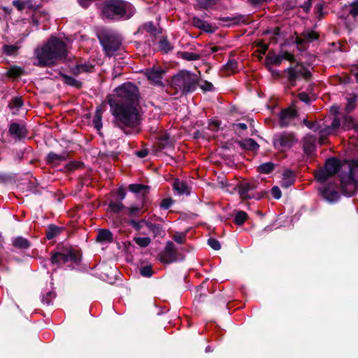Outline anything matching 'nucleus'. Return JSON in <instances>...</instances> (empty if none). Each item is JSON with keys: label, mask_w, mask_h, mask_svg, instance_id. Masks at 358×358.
Wrapping results in <instances>:
<instances>
[{"label": "nucleus", "mask_w": 358, "mask_h": 358, "mask_svg": "<svg viewBox=\"0 0 358 358\" xmlns=\"http://www.w3.org/2000/svg\"><path fill=\"white\" fill-rule=\"evenodd\" d=\"M67 53L66 43L52 36L43 45L35 49L34 57L36 61L34 62V64L40 67L50 66L57 61L64 60Z\"/></svg>", "instance_id": "obj_1"}, {"label": "nucleus", "mask_w": 358, "mask_h": 358, "mask_svg": "<svg viewBox=\"0 0 358 358\" xmlns=\"http://www.w3.org/2000/svg\"><path fill=\"white\" fill-rule=\"evenodd\" d=\"M110 112L114 116V124L127 135L131 134L130 129L136 127L140 121L139 113L133 104H122L115 101H108Z\"/></svg>", "instance_id": "obj_2"}, {"label": "nucleus", "mask_w": 358, "mask_h": 358, "mask_svg": "<svg viewBox=\"0 0 358 358\" xmlns=\"http://www.w3.org/2000/svg\"><path fill=\"white\" fill-rule=\"evenodd\" d=\"M134 13L133 6L122 0H109L104 3L102 8L103 17L112 20L129 19Z\"/></svg>", "instance_id": "obj_3"}, {"label": "nucleus", "mask_w": 358, "mask_h": 358, "mask_svg": "<svg viewBox=\"0 0 358 358\" xmlns=\"http://www.w3.org/2000/svg\"><path fill=\"white\" fill-rule=\"evenodd\" d=\"M341 177L343 192L348 196L354 195L358 190V161L345 166Z\"/></svg>", "instance_id": "obj_4"}, {"label": "nucleus", "mask_w": 358, "mask_h": 358, "mask_svg": "<svg viewBox=\"0 0 358 358\" xmlns=\"http://www.w3.org/2000/svg\"><path fill=\"white\" fill-rule=\"evenodd\" d=\"M138 99L137 87L131 83H127L115 90V94L108 97V101H115L122 104L136 105Z\"/></svg>", "instance_id": "obj_5"}, {"label": "nucleus", "mask_w": 358, "mask_h": 358, "mask_svg": "<svg viewBox=\"0 0 358 358\" xmlns=\"http://www.w3.org/2000/svg\"><path fill=\"white\" fill-rule=\"evenodd\" d=\"M198 83L197 76L187 71H181L172 79L171 85L182 93H188L196 89Z\"/></svg>", "instance_id": "obj_6"}, {"label": "nucleus", "mask_w": 358, "mask_h": 358, "mask_svg": "<svg viewBox=\"0 0 358 358\" xmlns=\"http://www.w3.org/2000/svg\"><path fill=\"white\" fill-rule=\"evenodd\" d=\"M80 260L79 252L73 250H66L62 252H57L51 257L50 262L52 264L62 266L68 262L78 264Z\"/></svg>", "instance_id": "obj_7"}, {"label": "nucleus", "mask_w": 358, "mask_h": 358, "mask_svg": "<svg viewBox=\"0 0 358 358\" xmlns=\"http://www.w3.org/2000/svg\"><path fill=\"white\" fill-rule=\"evenodd\" d=\"M287 73V78L289 84L292 86L296 85V81L299 78H304L308 79L311 73L303 65L297 64L294 66H290L285 70Z\"/></svg>", "instance_id": "obj_8"}, {"label": "nucleus", "mask_w": 358, "mask_h": 358, "mask_svg": "<svg viewBox=\"0 0 358 358\" xmlns=\"http://www.w3.org/2000/svg\"><path fill=\"white\" fill-rule=\"evenodd\" d=\"M296 141L294 134L288 132L278 134L273 140L274 147L281 151L290 148Z\"/></svg>", "instance_id": "obj_9"}, {"label": "nucleus", "mask_w": 358, "mask_h": 358, "mask_svg": "<svg viewBox=\"0 0 358 358\" xmlns=\"http://www.w3.org/2000/svg\"><path fill=\"white\" fill-rule=\"evenodd\" d=\"M159 260L164 264H171L178 260V252L171 241L166 243L164 251L160 254Z\"/></svg>", "instance_id": "obj_10"}, {"label": "nucleus", "mask_w": 358, "mask_h": 358, "mask_svg": "<svg viewBox=\"0 0 358 358\" xmlns=\"http://www.w3.org/2000/svg\"><path fill=\"white\" fill-rule=\"evenodd\" d=\"M319 189L323 199L329 203L336 202L339 199V194L336 191V187L334 184L323 185L320 187Z\"/></svg>", "instance_id": "obj_11"}, {"label": "nucleus", "mask_w": 358, "mask_h": 358, "mask_svg": "<svg viewBox=\"0 0 358 358\" xmlns=\"http://www.w3.org/2000/svg\"><path fill=\"white\" fill-rule=\"evenodd\" d=\"M351 162L345 163L343 164L342 166H340L339 161L334 158H330L328 159L326 162L324 169L327 171V172L331 176L335 174L336 172H339V177L341 179V174L343 171V167L346 166L347 164H351ZM342 187V185H341ZM341 189L343 188L341 187ZM343 193L345 195H347L343 190H342Z\"/></svg>", "instance_id": "obj_12"}, {"label": "nucleus", "mask_w": 358, "mask_h": 358, "mask_svg": "<svg viewBox=\"0 0 358 358\" xmlns=\"http://www.w3.org/2000/svg\"><path fill=\"white\" fill-rule=\"evenodd\" d=\"M101 43L106 55L108 56L113 55L119 49L120 45V41L112 36L106 37L101 41Z\"/></svg>", "instance_id": "obj_13"}, {"label": "nucleus", "mask_w": 358, "mask_h": 358, "mask_svg": "<svg viewBox=\"0 0 358 358\" xmlns=\"http://www.w3.org/2000/svg\"><path fill=\"white\" fill-rule=\"evenodd\" d=\"M296 115V112L291 108H287L279 114V124L281 127H285L290 125Z\"/></svg>", "instance_id": "obj_14"}, {"label": "nucleus", "mask_w": 358, "mask_h": 358, "mask_svg": "<svg viewBox=\"0 0 358 358\" xmlns=\"http://www.w3.org/2000/svg\"><path fill=\"white\" fill-rule=\"evenodd\" d=\"M341 122L338 118L335 117L330 126H327L320 130V143H324L325 138L334 134V132L340 127Z\"/></svg>", "instance_id": "obj_15"}, {"label": "nucleus", "mask_w": 358, "mask_h": 358, "mask_svg": "<svg viewBox=\"0 0 358 358\" xmlns=\"http://www.w3.org/2000/svg\"><path fill=\"white\" fill-rule=\"evenodd\" d=\"M236 188L242 199H250L254 197V194L252 192L256 189V185L254 183L245 182L240 184Z\"/></svg>", "instance_id": "obj_16"}, {"label": "nucleus", "mask_w": 358, "mask_h": 358, "mask_svg": "<svg viewBox=\"0 0 358 358\" xmlns=\"http://www.w3.org/2000/svg\"><path fill=\"white\" fill-rule=\"evenodd\" d=\"M165 71L159 68H152L146 71L145 75L148 80L159 86H162V76Z\"/></svg>", "instance_id": "obj_17"}, {"label": "nucleus", "mask_w": 358, "mask_h": 358, "mask_svg": "<svg viewBox=\"0 0 358 358\" xmlns=\"http://www.w3.org/2000/svg\"><path fill=\"white\" fill-rule=\"evenodd\" d=\"M10 134L15 139H22L27 135V129L22 124L13 122L9 127Z\"/></svg>", "instance_id": "obj_18"}, {"label": "nucleus", "mask_w": 358, "mask_h": 358, "mask_svg": "<svg viewBox=\"0 0 358 358\" xmlns=\"http://www.w3.org/2000/svg\"><path fill=\"white\" fill-rule=\"evenodd\" d=\"M294 173L289 169H287L282 173V178L280 181V184L281 187L284 188H288L294 182Z\"/></svg>", "instance_id": "obj_19"}, {"label": "nucleus", "mask_w": 358, "mask_h": 358, "mask_svg": "<svg viewBox=\"0 0 358 358\" xmlns=\"http://www.w3.org/2000/svg\"><path fill=\"white\" fill-rule=\"evenodd\" d=\"M174 190L180 195L182 194H189L190 187L188 186L185 181L176 179L173 182Z\"/></svg>", "instance_id": "obj_20"}, {"label": "nucleus", "mask_w": 358, "mask_h": 358, "mask_svg": "<svg viewBox=\"0 0 358 358\" xmlns=\"http://www.w3.org/2000/svg\"><path fill=\"white\" fill-rule=\"evenodd\" d=\"M192 24L195 27L202 29L204 31L213 32V27L209 23L197 17H194L192 18Z\"/></svg>", "instance_id": "obj_21"}, {"label": "nucleus", "mask_w": 358, "mask_h": 358, "mask_svg": "<svg viewBox=\"0 0 358 358\" xmlns=\"http://www.w3.org/2000/svg\"><path fill=\"white\" fill-rule=\"evenodd\" d=\"M129 189L135 194H139L144 196L148 192L149 187L141 184H131L129 186Z\"/></svg>", "instance_id": "obj_22"}, {"label": "nucleus", "mask_w": 358, "mask_h": 358, "mask_svg": "<svg viewBox=\"0 0 358 358\" xmlns=\"http://www.w3.org/2000/svg\"><path fill=\"white\" fill-rule=\"evenodd\" d=\"M102 113H103V109L101 106L97 107L95 115L93 118V124L94 128L97 131H100L102 127Z\"/></svg>", "instance_id": "obj_23"}, {"label": "nucleus", "mask_w": 358, "mask_h": 358, "mask_svg": "<svg viewBox=\"0 0 358 358\" xmlns=\"http://www.w3.org/2000/svg\"><path fill=\"white\" fill-rule=\"evenodd\" d=\"M23 106V101L20 97H13L10 103L9 108L12 110V113L15 115L18 113L20 108Z\"/></svg>", "instance_id": "obj_24"}, {"label": "nucleus", "mask_w": 358, "mask_h": 358, "mask_svg": "<svg viewBox=\"0 0 358 358\" xmlns=\"http://www.w3.org/2000/svg\"><path fill=\"white\" fill-rule=\"evenodd\" d=\"M347 10L351 17L356 22H358V0L353 1L347 7Z\"/></svg>", "instance_id": "obj_25"}, {"label": "nucleus", "mask_w": 358, "mask_h": 358, "mask_svg": "<svg viewBox=\"0 0 358 358\" xmlns=\"http://www.w3.org/2000/svg\"><path fill=\"white\" fill-rule=\"evenodd\" d=\"M282 62V57L280 55H275L269 53L265 59V63L267 67L271 64L280 65Z\"/></svg>", "instance_id": "obj_26"}, {"label": "nucleus", "mask_w": 358, "mask_h": 358, "mask_svg": "<svg viewBox=\"0 0 358 358\" xmlns=\"http://www.w3.org/2000/svg\"><path fill=\"white\" fill-rule=\"evenodd\" d=\"M56 294L53 290H44L42 294V303L49 306L52 304L53 299L55 298Z\"/></svg>", "instance_id": "obj_27"}, {"label": "nucleus", "mask_w": 358, "mask_h": 358, "mask_svg": "<svg viewBox=\"0 0 358 358\" xmlns=\"http://www.w3.org/2000/svg\"><path fill=\"white\" fill-rule=\"evenodd\" d=\"M147 227L152 232L154 237H163L164 235V231L162 229V227L160 224L148 223Z\"/></svg>", "instance_id": "obj_28"}, {"label": "nucleus", "mask_w": 358, "mask_h": 358, "mask_svg": "<svg viewBox=\"0 0 358 358\" xmlns=\"http://www.w3.org/2000/svg\"><path fill=\"white\" fill-rule=\"evenodd\" d=\"M112 238V233L107 229H101L96 236V240L100 242H110Z\"/></svg>", "instance_id": "obj_29"}, {"label": "nucleus", "mask_w": 358, "mask_h": 358, "mask_svg": "<svg viewBox=\"0 0 358 358\" xmlns=\"http://www.w3.org/2000/svg\"><path fill=\"white\" fill-rule=\"evenodd\" d=\"M13 244L15 248L19 249H27L30 246L28 240L22 237H17L13 238Z\"/></svg>", "instance_id": "obj_30"}, {"label": "nucleus", "mask_w": 358, "mask_h": 358, "mask_svg": "<svg viewBox=\"0 0 358 358\" xmlns=\"http://www.w3.org/2000/svg\"><path fill=\"white\" fill-rule=\"evenodd\" d=\"M241 145L243 148L249 150H256L259 148V145L257 142L252 138H247L241 142Z\"/></svg>", "instance_id": "obj_31"}, {"label": "nucleus", "mask_w": 358, "mask_h": 358, "mask_svg": "<svg viewBox=\"0 0 358 358\" xmlns=\"http://www.w3.org/2000/svg\"><path fill=\"white\" fill-rule=\"evenodd\" d=\"M125 208L126 207L124 206L122 201H113L109 203V208L110 211L114 213H120L122 210H125Z\"/></svg>", "instance_id": "obj_32"}, {"label": "nucleus", "mask_w": 358, "mask_h": 358, "mask_svg": "<svg viewBox=\"0 0 358 358\" xmlns=\"http://www.w3.org/2000/svg\"><path fill=\"white\" fill-rule=\"evenodd\" d=\"M141 208H142L141 206H136V205H133V206H131L129 207H126L125 208V210L127 211L126 214L129 217L133 219V217H135L138 216L140 214Z\"/></svg>", "instance_id": "obj_33"}, {"label": "nucleus", "mask_w": 358, "mask_h": 358, "mask_svg": "<svg viewBox=\"0 0 358 358\" xmlns=\"http://www.w3.org/2000/svg\"><path fill=\"white\" fill-rule=\"evenodd\" d=\"M61 231V228L50 225L49 226L47 232H46V237L48 239H52L55 237H56Z\"/></svg>", "instance_id": "obj_34"}, {"label": "nucleus", "mask_w": 358, "mask_h": 358, "mask_svg": "<svg viewBox=\"0 0 358 358\" xmlns=\"http://www.w3.org/2000/svg\"><path fill=\"white\" fill-rule=\"evenodd\" d=\"M180 57L187 61H196L201 57L199 54L192 52H180Z\"/></svg>", "instance_id": "obj_35"}, {"label": "nucleus", "mask_w": 358, "mask_h": 358, "mask_svg": "<svg viewBox=\"0 0 358 358\" xmlns=\"http://www.w3.org/2000/svg\"><path fill=\"white\" fill-rule=\"evenodd\" d=\"M134 241L135 243L141 248H145L150 245L151 243L150 238L148 236H138L134 237Z\"/></svg>", "instance_id": "obj_36"}, {"label": "nucleus", "mask_w": 358, "mask_h": 358, "mask_svg": "<svg viewBox=\"0 0 358 358\" xmlns=\"http://www.w3.org/2000/svg\"><path fill=\"white\" fill-rule=\"evenodd\" d=\"M274 169V164L271 162H266L260 164L258 166V171L262 173H269Z\"/></svg>", "instance_id": "obj_37"}, {"label": "nucleus", "mask_w": 358, "mask_h": 358, "mask_svg": "<svg viewBox=\"0 0 358 358\" xmlns=\"http://www.w3.org/2000/svg\"><path fill=\"white\" fill-rule=\"evenodd\" d=\"M19 47L16 45H4L3 50L5 54L9 56H14L17 54Z\"/></svg>", "instance_id": "obj_38"}, {"label": "nucleus", "mask_w": 358, "mask_h": 358, "mask_svg": "<svg viewBox=\"0 0 358 358\" xmlns=\"http://www.w3.org/2000/svg\"><path fill=\"white\" fill-rule=\"evenodd\" d=\"M93 66L90 64H78L74 70L76 73H80L83 72H90L92 70Z\"/></svg>", "instance_id": "obj_39"}, {"label": "nucleus", "mask_w": 358, "mask_h": 358, "mask_svg": "<svg viewBox=\"0 0 358 358\" xmlns=\"http://www.w3.org/2000/svg\"><path fill=\"white\" fill-rule=\"evenodd\" d=\"M247 219V213L243 210H240L237 212L235 216L234 222L237 225H242Z\"/></svg>", "instance_id": "obj_40"}, {"label": "nucleus", "mask_w": 358, "mask_h": 358, "mask_svg": "<svg viewBox=\"0 0 358 358\" xmlns=\"http://www.w3.org/2000/svg\"><path fill=\"white\" fill-rule=\"evenodd\" d=\"M331 175L325 169L320 170L315 173V178L320 182H324Z\"/></svg>", "instance_id": "obj_41"}, {"label": "nucleus", "mask_w": 358, "mask_h": 358, "mask_svg": "<svg viewBox=\"0 0 358 358\" xmlns=\"http://www.w3.org/2000/svg\"><path fill=\"white\" fill-rule=\"evenodd\" d=\"M48 162L49 163H56L65 159L64 155H59L54 152H50L48 155Z\"/></svg>", "instance_id": "obj_42"}, {"label": "nucleus", "mask_w": 358, "mask_h": 358, "mask_svg": "<svg viewBox=\"0 0 358 358\" xmlns=\"http://www.w3.org/2000/svg\"><path fill=\"white\" fill-rule=\"evenodd\" d=\"M357 100V96L356 95H353L352 96L348 99V103L345 106V110L348 113H350L355 109Z\"/></svg>", "instance_id": "obj_43"}, {"label": "nucleus", "mask_w": 358, "mask_h": 358, "mask_svg": "<svg viewBox=\"0 0 358 358\" xmlns=\"http://www.w3.org/2000/svg\"><path fill=\"white\" fill-rule=\"evenodd\" d=\"M64 83L69 85L73 86L76 87H80L81 86V83L71 76H64Z\"/></svg>", "instance_id": "obj_44"}, {"label": "nucleus", "mask_w": 358, "mask_h": 358, "mask_svg": "<svg viewBox=\"0 0 358 358\" xmlns=\"http://www.w3.org/2000/svg\"><path fill=\"white\" fill-rule=\"evenodd\" d=\"M197 85H199L200 88L204 92H210L214 90L213 85L206 80H202L199 83H197Z\"/></svg>", "instance_id": "obj_45"}, {"label": "nucleus", "mask_w": 358, "mask_h": 358, "mask_svg": "<svg viewBox=\"0 0 358 358\" xmlns=\"http://www.w3.org/2000/svg\"><path fill=\"white\" fill-rule=\"evenodd\" d=\"M159 144L161 148L164 149L167 147H171L172 145V141L170 140L168 134H164L162 136Z\"/></svg>", "instance_id": "obj_46"}, {"label": "nucleus", "mask_w": 358, "mask_h": 358, "mask_svg": "<svg viewBox=\"0 0 358 358\" xmlns=\"http://www.w3.org/2000/svg\"><path fill=\"white\" fill-rule=\"evenodd\" d=\"M143 29L152 34H157V29L152 22H148L143 24Z\"/></svg>", "instance_id": "obj_47"}, {"label": "nucleus", "mask_w": 358, "mask_h": 358, "mask_svg": "<svg viewBox=\"0 0 358 358\" xmlns=\"http://www.w3.org/2000/svg\"><path fill=\"white\" fill-rule=\"evenodd\" d=\"M127 224L137 231H140L143 228V225L138 220L134 219H129L127 221Z\"/></svg>", "instance_id": "obj_48"}, {"label": "nucleus", "mask_w": 358, "mask_h": 358, "mask_svg": "<svg viewBox=\"0 0 358 358\" xmlns=\"http://www.w3.org/2000/svg\"><path fill=\"white\" fill-rule=\"evenodd\" d=\"M237 66L238 63L235 59H231L225 64V69L227 71H231V73L234 72L236 70Z\"/></svg>", "instance_id": "obj_49"}, {"label": "nucleus", "mask_w": 358, "mask_h": 358, "mask_svg": "<svg viewBox=\"0 0 358 358\" xmlns=\"http://www.w3.org/2000/svg\"><path fill=\"white\" fill-rule=\"evenodd\" d=\"M159 48L162 50H164L165 52H167L172 49V46L166 39H163L160 41Z\"/></svg>", "instance_id": "obj_50"}, {"label": "nucleus", "mask_w": 358, "mask_h": 358, "mask_svg": "<svg viewBox=\"0 0 358 358\" xmlns=\"http://www.w3.org/2000/svg\"><path fill=\"white\" fill-rule=\"evenodd\" d=\"M197 1L202 8H206L210 6L215 5L218 0H197Z\"/></svg>", "instance_id": "obj_51"}, {"label": "nucleus", "mask_w": 358, "mask_h": 358, "mask_svg": "<svg viewBox=\"0 0 358 358\" xmlns=\"http://www.w3.org/2000/svg\"><path fill=\"white\" fill-rule=\"evenodd\" d=\"M208 244L212 249L215 250H218L221 248L220 242L217 240L214 239L213 238H210L208 240Z\"/></svg>", "instance_id": "obj_52"}, {"label": "nucleus", "mask_w": 358, "mask_h": 358, "mask_svg": "<svg viewBox=\"0 0 358 358\" xmlns=\"http://www.w3.org/2000/svg\"><path fill=\"white\" fill-rule=\"evenodd\" d=\"M141 274L144 277H150L152 275V268L150 266H145L141 268Z\"/></svg>", "instance_id": "obj_53"}, {"label": "nucleus", "mask_w": 358, "mask_h": 358, "mask_svg": "<svg viewBox=\"0 0 358 358\" xmlns=\"http://www.w3.org/2000/svg\"><path fill=\"white\" fill-rule=\"evenodd\" d=\"M173 203V201L171 198H166L162 201L160 207L163 209H168L171 206Z\"/></svg>", "instance_id": "obj_54"}, {"label": "nucleus", "mask_w": 358, "mask_h": 358, "mask_svg": "<svg viewBox=\"0 0 358 358\" xmlns=\"http://www.w3.org/2000/svg\"><path fill=\"white\" fill-rule=\"evenodd\" d=\"M186 234L183 233H176L173 238L178 243H183L185 242Z\"/></svg>", "instance_id": "obj_55"}, {"label": "nucleus", "mask_w": 358, "mask_h": 358, "mask_svg": "<svg viewBox=\"0 0 358 358\" xmlns=\"http://www.w3.org/2000/svg\"><path fill=\"white\" fill-rule=\"evenodd\" d=\"M271 194L272 196L275 199H279L281 197V191L278 186H274L272 187Z\"/></svg>", "instance_id": "obj_56"}, {"label": "nucleus", "mask_w": 358, "mask_h": 358, "mask_svg": "<svg viewBox=\"0 0 358 358\" xmlns=\"http://www.w3.org/2000/svg\"><path fill=\"white\" fill-rule=\"evenodd\" d=\"M345 122L343 124V127L345 128H348V129H349L350 127H352L355 129V126L356 125V124H355L353 122L352 118L351 117H345Z\"/></svg>", "instance_id": "obj_57"}, {"label": "nucleus", "mask_w": 358, "mask_h": 358, "mask_svg": "<svg viewBox=\"0 0 358 358\" xmlns=\"http://www.w3.org/2000/svg\"><path fill=\"white\" fill-rule=\"evenodd\" d=\"M20 73L21 69L20 68L13 66L9 69L8 74L9 76H17L20 74Z\"/></svg>", "instance_id": "obj_58"}, {"label": "nucleus", "mask_w": 358, "mask_h": 358, "mask_svg": "<svg viewBox=\"0 0 358 358\" xmlns=\"http://www.w3.org/2000/svg\"><path fill=\"white\" fill-rule=\"evenodd\" d=\"M280 57H282V61L283 59L288 60L289 62H294V57L293 55L290 54L288 52H283L281 54H280Z\"/></svg>", "instance_id": "obj_59"}, {"label": "nucleus", "mask_w": 358, "mask_h": 358, "mask_svg": "<svg viewBox=\"0 0 358 358\" xmlns=\"http://www.w3.org/2000/svg\"><path fill=\"white\" fill-rule=\"evenodd\" d=\"M305 37L308 41H313L317 39L318 34L315 31H309L306 33Z\"/></svg>", "instance_id": "obj_60"}, {"label": "nucleus", "mask_w": 358, "mask_h": 358, "mask_svg": "<svg viewBox=\"0 0 358 358\" xmlns=\"http://www.w3.org/2000/svg\"><path fill=\"white\" fill-rule=\"evenodd\" d=\"M306 123V125L307 127H308L310 129L314 130V131H318L320 132V130L321 129H323V127H319L317 126V124H315V123H313V122H306L305 121Z\"/></svg>", "instance_id": "obj_61"}, {"label": "nucleus", "mask_w": 358, "mask_h": 358, "mask_svg": "<svg viewBox=\"0 0 358 358\" xmlns=\"http://www.w3.org/2000/svg\"><path fill=\"white\" fill-rule=\"evenodd\" d=\"M13 4L19 10H22L25 8L24 3L19 0L14 1Z\"/></svg>", "instance_id": "obj_62"}, {"label": "nucleus", "mask_w": 358, "mask_h": 358, "mask_svg": "<svg viewBox=\"0 0 358 358\" xmlns=\"http://www.w3.org/2000/svg\"><path fill=\"white\" fill-rule=\"evenodd\" d=\"M299 98L301 101H303L306 103L310 102V98L308 95L305 92H301L299 94Z\"/></svg>", "instance_id": "obj_63"}, {"label": "nucleus", "mask_w": 358, "mask_h": 358, "mask_svg": "<svg viewBox=\"0 0 358 358\" xmlns=\"http://www.w3.org/2000/svg\"><path fill=\"white\" fill-rule=\"evenodd\" d=\"M11 177L6 173H0V182L5 183L7 181L10 180Z\"/></svg>", "instance_id": "obj_64"}]
</instances>
